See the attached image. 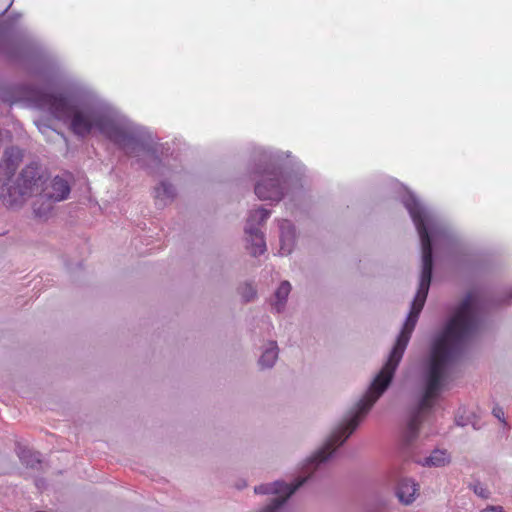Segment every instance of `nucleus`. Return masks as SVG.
Segmentation results:
<instances>
[{
    "instance_id": "nucleus-1",
    "label": "nucleus",
    "mask_w": 512,
    "mask_h": 512,
    "mask_svg": "<svg viewBox=\"0 0 512 512\" xmlns=\"http://www.w3.org/2000/svg\"><path fill=\"white\" fill-rule=\"evenodd\" d=\"M409 212L419 234L422 249V271L420 283L416 296L412 302L409 315L387 362L374 378L367 393L356 404V407L351 411L349 418L331 434L325 445L308 460L307 469L313 468L316 470L320 464L325 462L336 448L341 446L356 430L374 403L388 388L403 357L411 334L416 326L419 314L424 307L431 283L433 269L432 244L428 232L429 221L425 211L419 206L409 207Z\"/></svg>"
},
{
    "instance_id": "nucleus-2",
    "label": "nucleus",
    "mask_w": 512,
    "mask_h": 512,
    "mask_svg": "<svg viewBox=\"0 0 512 512\" xmlns=\"http://www.w3.org/2000/svg\"><path fill=\"white\" fill-rule=\"evenodd\" d=\"M480 299L474 292L467 294L442 334L435 340L429 360L426 384L417 409L412 413L404 431V441L412 442L419 432L423 414L437 399L449 364L461 353L466 342L478 328Z\"/></svg>"
},
{
    "instance_id": "nucleus-3",
    "label": "nucleus",
    "mask_w": 512,
    "mask_h": 512,
    "mask_svg": "<svg viewBox=\"0 0 512 512\" xmlns=\"http://www.w3.org/2000/svg\"><path fill=\"white\" fill-rule=\"evenodd\" d=\"M40 105L54 118L68 124L69 130L78 137H86L94 130L123 148L128 155L136 149L143 150L142 143L124 126L91 107H80L62 95L45 93Z\"/></svg>"
},
{
    "instance_id": "nucleus-4",
    "label": "nucleus",
    "mask_w": 512,
    "mask_h": 512,
    "mask_svg": "<svg viewBox=\"0 0 512 512\" xmlns=\"http://www.w3.org/2000/svg\"><path fill=\"white\" fill-rule=\"evenodd\" d=\"M46 181L47 177L41 167L35 163L29 164L21 171L16 184L3 189L2 201L7 207L14 208L38 192L45 193V197L53 201H61L68 197L70 187L66 180L55 177L50 185L44 187Z\"/></svg>"
},
{
    "instance_id": "nucleus-5",
    "label": "nucleus",
    "mask_w": 512,
    "mask_h": 512,
    "mask_svg": "<svg viewBox=\"0 0 512 512\" xmlns=\"http://www.w3.org/2000/svg\"><path fill=\"white\" fill-rule=\"evenodd\" d=\"M290 187V177L278 169L267 170L255 185V194L260 200L279 201Z\"/></svg>"
},
{
    "instance_id": "nucleus-6",
    "label": "nucleus",
    "mask_w": 512,
    "mask_h": 512,
    "mask_svg": "<svg viewBox=\"0 0 512 512\" xmlns=\"http://www.w3.org/2000/svg\"><path fill=\"white\" fill-rule=\"evenodd\" d=\"M309 477L298 479L293 484H286L284 482L276 481L271 484H262L256 486L254 491L256 494H275L272 502L263 509L262 512H278L279 508L286 502V500L301 487Z\"/></svg>"
},
{
    "instance_id": "nucleus-7",
    "label": "nucleus",
    "mask_w": 512,
    "mask_h": 512,
    "mask_svg": "<svg viewBox=\"0 0 512 512\" xmlns=\"http://www.w3.org/2000/svg\"><path fill=\"white\" fill-rule=\"evenodd\" d=\"M269 215L270 212L263 208L251 211L249 215L245 231L246 234H248L249 242L251 243L249 249L253 256L261 255L266 251L264 236L258 228L254 227V223H257L258 225L262 224L267 220Z\"/></svg>"
},
{
    "instance_id": "nucleus-8",
    "label": "nucleus",
    "mask_w": 512,
    "mask_h": 512,
    "mask_svg": "<svg viewBox=\"0 0 512 512\" xmlns=\"http://www.w3.org/2000/svg\"><path fill=\"white\" fill-rule=\"evenodd\" d=\"M22 159L23 153L21 149L14 146L7 148L0 162V171L10 179L15 174Z\"/></svg>"
},
{
    "instance_id": "nucleus-9",
    "label": "nucleus",
    "mask_w": 512,
    "mask_h": 512,
    "mask_svg": "<svg viewBox=\"0 0 512 512\" xmlns=\"http://www.w3.org/2000/svg\"><path fill=\"white\" fill-rule=\"evenodd\" d=\"M419 491V485L410 479L402 480L396 491L399 501L405 505L411 504Z\"/></svg>"
},
{
    "instance_id": "nucleus-10",
    "label": "nucleus",
    "mask_w": 512,
    "mask_h": 512,
    "mask_svg": "<svg viewBox=\"0 0 512 512\" xmlns=\"http://www.w3.org/2000/svg\"><path fill=\"white\" fill-rule=\"evenodd\" d=\"M280 231V254L288 255L291 253L294 245V228L288 220H282L280 224Z\"/></svg>"
},
{
    "instance_id": "nucleus-11",
    "label": "nucleus",
    "mask_w": 512,
    "mask_h": 512,
    "mask_svg": "<svg viewBox=\"0 0 512 512\" xmlns=\"http://www.w3.org/2000/svg\"><path fill=\"white\" fill-rule=\"evenodd\" d=\"M36 195L39 198L33 204V210L37 217L44 218L46 217L50 211L52 210L53 199H49L45 197V193L38 192Z\"/></svg>"
},
{
    "instance_id": "nucleus-12",
    "label": "nucleus",
    "mask_w": 512,
    "mask_h": 512,
    "mask_svg": "<svg viewBox=\"0 0 512 512\" xmlns=\"http://www.w3.org/2000/svg\"><path fill=\"white\" fill-rule=\"evenodd\" d=\"M290 291V283L288 281H283L275 292L276 302L273 304V307L276 312L279 313L282 311Z\"/></svg>"
},
{
    "instance_id": "nucleus-13",
    "label": "nucleus",
    "mask_w": 512,
    "mask_h": 512,
    "mask_svg": "<svg viewBox=\"0 0 512 512\" xmlns=\"http://www.w3.org/2000/svg\"><path fill=\"white\" fill-rule=\"evenodd\" d=\"M278 357V348L276 342H271L259 359V364L263 368L272 367Z\"/></svg>"
},
{
    "instance_id": "nucleus-14",
    "label": "nucleus",
    "mask_w": 512,
    "mask_h": 512,
    "mask_svg": "<svg viewBox=\"0 0 512 512\" xmlns=\"http://www.w3.org/2000/svg\"><path fill=\"white\" fill-rule=\"evenodd\" d=\"M450 459L446 451L435 450L425 459L424 465L440 467L449 463Z\"/></svg>"
},
{
    "instance_id": "nucleus-15",
    "label": "nucleus",
    "mask_w": 512,
    "mask_h": 512,
    "mask_svg": "<svg viewBox=\"0 0 512 512\" xmlns=\"http://www.w3.org/2000/svg\"><path fill=\"white\" fill-rule=\"evenodd\" d=\"M174 188L172 185L162 182L158 187L155 188V197L165 204L167 201H170L174 198Z\"/></svg>"
},
{
    "instance_id": "nucleus-16",
    "label": "nucleus",
    "mask_w": 512,
    "mask_h": 512,
    "mask_svg": "<svg viewBox=\"0 0 512 512\" xmlns=\"http://www.w3.org/2000/svg\"><path fill=\"white\" fill-rule=\"evenodd\" d=\"M241 295L246 302H249L256 296V291L250 284H245L241 287Z\"/></svg>"
},
{
    "instance_id": "nucleus-17",
    "label": "nucleus",
    "mask_w": 512,
    "mask_h": 512,
    "mask_svg": "<svg viewBox=\"0 0 512 512\" xmlns=\"http://www.w3.org/2000/svg\"><path fill=\"white\" fill-rule=\"evenodd\" d=\"M474 492L482 498H487L489 494L488 490L481 485H475Z\"/></svg>"
},
{
    "instance_id": "nucleus-18",
    "label": "nucleus",
    "mask_w": 512,
    "mask_h": 512,
    "mask_svg": "<svg viewBox=\"0 0 512 512\" xmlns=\"http://www.w3.org/2000/svg\"><path fill=\"white\" fill-rule=\"evenodd\" d=\"M493 415L504 422V411L501 407H495L493 409Z\"/></svg>"
},
{
    "instance_id": "nucleus-19",
    "label": "nucleus",
    "mask_w": 512,
    "mask_h": 512,
    "mask_svg": "<svg viewBox=\"0 0 512 512\" xmlns=\"http://www.w3.org/2000/svg\"><path fill=\"white\" fill-rule=\"evenodd\" d=\"M482 512H505L502 506H490L485 508Z\"/></svg>"
}]
</instances>
